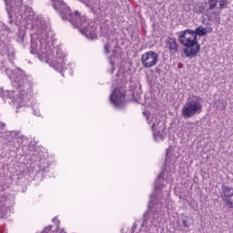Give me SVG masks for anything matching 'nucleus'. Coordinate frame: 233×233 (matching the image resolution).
Listing matches in <instances>:
<instances>
[{"instance_id": "obj_22", "label": "nucleus", "mask_w": 233, "mask_h": 233, "mask_svg": "<svg viewBox=\"0 0 233 233\" xmlns=\"http://www.w3.org/2000/svg\"><path fill=\"white\" fill-rule=\"evenodd\" d=\"M29 155H30V156H37V154L35 153V151H33V152L30 151V152H29Z\"/></svg>"}, {"instance_id": "obj_16", "label": "nucleus", "mask_w": 233, "mask_h": 233, "mask_svg": "<svg viewBox=\"0 0 233 233\" xmlns=\"http://www.w3.org/2000/svg\"><path fill=\"white\" fill-rule=\"evenodd\" d=\"M194 224V218H192L190 216H183L182 217V225L186 228H189L190 225Z\"/></svg>"}, {"instance_id": "obj_15", "label": "nucleus", "mask_w": 233, "mask_h": 233, "mask_svg": "<svg viewBox=\"0 0 233 233\" xmlns=\"http://www.w3.org/2000/svg\"><path fill=\"white\" fill-rule=\"evenodd\" d=\"M28 106H32L34 116L40 117L41 111H39V109L35 106H34V104H32V101H30V97L28 102L24 103L25 108H28Z\"/></svg>"}, {"instance_id": "obj_23", "label": "nucleus", "mask_w": 233, "mask_h": 233, "mask_svg": "<svg viewBox=\"0 0 233 233\" xmlns=\"http://www.w3.org/2000/svg\"><path fill=\"white\" fill-rule=\"evenodd\" d=\"M86 6H92L93 3L92 2H86Z\"/></svg>"}, {"instance_id": "obj_20", "label": "nucleus", "mask_w": 233, "mask_h": 233, "mask_svg": "<svg viewBox=\"0 0 233 233\" xmlns=\"http://www.w3.org/2000/svg\"><path fill=\"white\" fill-rule=\"evenodd\" d=\"M53 221H54V223H56V228H59V219H57V218H54Z\"/></svg>"}, {"instance_id": "obj_5", "label": "nucleus", "mask_w": 233, "mask_h": 233, "mask_svg": "<svg viewBox=\"0 0 233 233\" xmlns=\"http://www.w3.org/2000/svg\"><path fill=\"white\" fill-rule=\"evenodd\" d=\"M104 43V52L109 59L111 74H114V70H116V61H119L121 57V47L117 45V38H116L114 35L106 36Z\"/></svg>"}, {"instance_id": "obj_2", "label": "nucleus", "mask_w": 233, "mask_h": 233, "mask_svg": "<svg viewBox=\"0 0 233 233\" xmlns=\"http://www.w3.org/2000/svg\"><path fill=\"white\" fill-rule=\"evenodd\" d=\"M177 156L174 154L172 147L167 150L165 170L162 171L154 183L155 193L150 197L149 208L144 214V218L138 233H152L154 228L161 225V216L165 214L164 208H170V191L164 190L167 183L172 181V173L176 168Z\"/></svg>"}, {"instance_id": "obj_19", "label": "nucleus", "mask_w": 233, "mask_h": 233, "mask_svg": "<svg viewBox=\"0 0 233 233\" xmlns=\"http://www.w3.org/2000/svg\"><path fill=\"white\" fill-rule=\"evenodd\" d=\"M212 14L215 15V21H219V12L216 11Z\"/></svg>"}, {"instance_id": "obj_18", "label": "nucleus", "mask_w": 233, "mask_h": 233, "mask_svg": "<svg viewBox=\"0 0 233 233\" xmlns=\"http://www.w3.org/2000/svg\"><path fill=\"white\" fill-rule=\"evenodd\" d=\"M136 228H137V220L135 221L133 226L130 228V229L128 231H127V233H134V232H136Z\"/></svg>"}, {"instance_id": "obj_14", "label": "nucleus", "mask_w": 233, "mask_h": 233, "mask_svg": "<svg viewBox=\"0 0 233 233\" xmlns=\"http://www.w3.org/2000/svg\"><path fill=\"white\" fill-rule=\"evenodd\" d=\"M11 136H13V137H15L16 143H18V145H24V147L29 145L28 137H26L25 136H21V131H13L11 133Z\"/></svg>"}, {"instance_id": "obj_21", "label": "nucleus", "mask_w": 233, "mask_h": 233, "mask_svg": "<svg viewBox=\"0 0 233 233\" xmlns=\"http://www.w3.org/2000/svg\"><path fill=\"white\" fill-rule=\"evenodd\" d=\"M50 230H52V226H47L43 233H48Z\"/></svg>"}, {"instance_id": "obj_4", "label": "nucleus", "mask_w": 233, "mask_h": 233, "mask_svg": "<svg viewBox=\"0 0 233 233\" xmlns=\"http://www.w3.org/2000/svg\"><path fill=\"white\" fill-rule=\"evenodd\" d=\"M198 35H207V28L198 26L196 31L187 29L180 32L178 41L186 46L184 49L186 57H196L199 53L200 46L198 44Z\"/></svg>"}, {"instance_id": "obj_11", "label": "nucleus", "mask_w": 233, "mask_h": 233, "mask_svg": "<svg viewBox=\"0 0 233 233\" xmlns=\"http://www.w3.org/2000/svg\"><path fill=\"white\" fill-rule=\"evenodd\" d=\"M143 116H145L147 125L151 127L152 130H156L159 125H161V120H159V116L148 114V112L144 111Z\"/></svg>"}, {"instance_id": "obj_26", "label": "nucleus", "mask_w": 233, "mask_h": 233, "mask_svg": "<svg viewBox=\"0 0 233 233\" xmlns=\"http://www.w3.org/2000/svg\"><path fill=\"white\" fill-rule=\"evenodd\" d=\"M222 110H225V105L222 106Z\"/></svg>"}, {"instance_id": "obj_24", "label": "nucleus", "mask_w": 233, "mask_h": 233, "mask_svg": "<svg viewBox=\"0 0 233 233\" xmlns=\"http://www.w3.org/2000/svg\"><path fill=\"white\" fill-rule=\"evenodd\" d=\"M67 67H68V68H72V64H68V65H67Z\"/></svg>"}, {"instance_id": "obj_3", "label": "nucleus", "mask_w": 233, "mask_h": 233, "mask_svg": "<svg viewBox=\"0 0 233 233\" xmlns=\"http://www.w3.org/2000/svg\"><path fill=\"white\" fill-rule=\"evenodd\" d=\"M53 8L59 13L60 17L64 21H69L75 28H78L82 35L86 39L93 41L97 39V33H96V24L86 18V16L79 15V12L72 13L70 7L66 5L63 0H50Z\"/></svg>"}, {"instance_id": "obj_25", "label": "nucleus", "mask_w": 233, "mask_h": 233, "mask_svg": "<svg viewBox=\"0 0 233 233\" xmlns=\"http://www.w3.org/2000/svg\"><path fill=\"white\" fill-rule=\"evenodd\" d=\"M56 232H60V233H63V229L59 230V229H56Z\"/></svg>"}, {"instance_id": "obj_27", "label": "nucleus", "mask_w": 233, "mask_h": 233, "mask_svg": "<svg viewBox=\"0 0 233 233\" xmlns=\"http://www.w3.org/2000/svg\"><path fill=\"white\" fill-rule=\"evenodd\" d=\"M30 1H32V0H28V4H30Z\"/></svg>"}, {"instance_id": "obj_6", "label": "nucleus", "mask_w": 233, "mask_h": 233, "mask_svg": "<svg viewBox=\"0 0 233 233\" xmlns=\"http://www.w3.org/2000/svg\"><path fill=\"white\" fill-rule=\"evenodd\" d=\"M203 112L201 97L192 96L187 98V103L182 106V116L184 119H190L194 116H199Z\"/></svg>"}, {"instance_id": "obj_10", "label": "nucleus", "mask_w": 233, "mask_h": 233, "mask_svg": "<svg viewBox=\"0 0 233 233\" xmlns=\"http://www.w3.org/2000/svg\"><path fill=\"white\" fill-rule=\"evenodd\" d=\"M221 198L226 207L233 208V187L223 184L221 186Z\"/></svg>"}, {"instance_id": "obj_13", "label": "nucleus", "mask_w": 233, "mask_h": 233, "mask_svg": "<svg viewBox=\"0 0 233 233\" xmlns=\"http://www.w3.org/2000/svg\"><path fill=\"white\" fill-rule=\"evenodd\" d=\"M166 48H168L170 54H176L177 52V40L174 37L168 36L166 40Z\"/></svg>"}, {"instance_id": "obj_1", "label": "nucleus", "mask_w": 233, "mask_h": 233, "mask_svg": "<svg viewBox=\"0 0 233 233\" xmlns=\"http://www.w3.org/2000/svg\"><path fill=\"white\" fill-rule=\"evenodd\" d=\"M5 10L8 14L10 25L16 26H31V49L40 61H46L55 70L63 76L65 72V54L63 49L56 47L54 42H50L48 32L50 26L43 17L35 15L32 6L25 0H4Z\"/></svg>"}, {"instance_id": "obj_9", "label": "nucleus", "mask_w": 233, "mask_h": 233, "mask_svg": "<svg viewBox=\"0 0 233 233\" xmlns=\"http://www.w3.org/2000/svg\"><path fill=\"white\" fill-rule=\"evenodd\" d=\"M159 61V55L154 51H147L141 56V63L145 68L156 66Z\"/></svg>"}, {"instance_id": "obj_17", "label": "nucleus", "mask_w": 233, "mask_h": 233, "mask_svg": "<svg viewBox=\"0 0 233 233\" xmlns=\"http://www.w3.org/2000/svg\"><path fill=\"white\" fill-rule=\"evenodd\" d=\"M48 167H50V165L47 164V162L40 160V168H41V170H46L48 168Z\"/></svg>"}, {"instance_id": "obj_7", "label": "nucleus", "mask_w": 233, "mask_h": 233, "mask_svg": "<svg viewBox=\"0 0 233 233\" xmlns=\"http://www.w3.org/2000/svg\"><path fill=\"white\" fill-rule=\"evenodd\" d=\"M127 90H125V82L119 85V79L116 80V86H112V93L109 96V102L115 108H123L126 105L125 96Z\"/></svg>"}, {"instance_id": "obj_12", "label": "nucleus", "mask_w": 233, "mask_h": 233, "mask_svg": "<svg viewBox=\"0 0 233 233\" xmlns=\"http://www.w3.org/2000/svg\"><path fill=\"white\" fill-rule=\"evenodd\" d=\"M153 131L154 140L157 142L163 141L165 139V126L163 124L156 127Z\"/></svg>"}, {"instance_id": "obj_8", "label": "nucleus", "mask_w": 233, "mask_h": 233, "mask_svg": "<svg viewBox=\"0 0 233 233\" xmlns=\"http://www.w3.org/2000/svg\"><path fill=\"white\" fill-rule=\"evenodd\" d=\"M208 7L197 5L194 9L195 14H206L208 17H212L211 10H225L228 5V0H208Z\"/></svg>"}]
</instances>
